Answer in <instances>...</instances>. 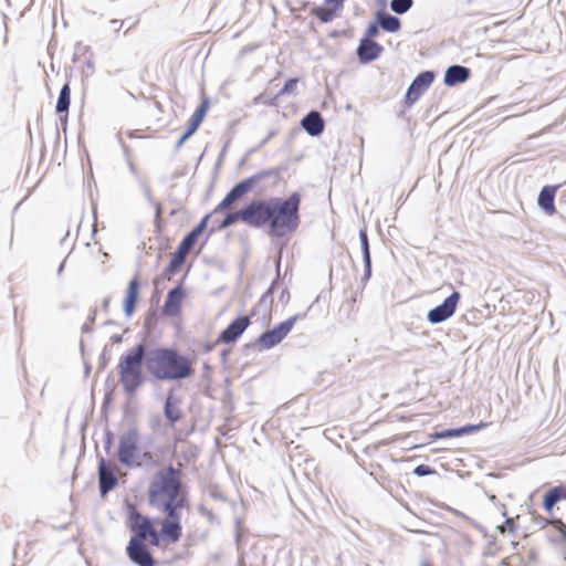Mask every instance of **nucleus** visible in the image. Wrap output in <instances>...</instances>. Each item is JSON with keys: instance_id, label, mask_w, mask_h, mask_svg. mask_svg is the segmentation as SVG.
<instances>
[{"instance_id": "obj_33", "label": "nucleus", "mask_w": 566, "mask_h": 566, "mask_svg": "<svg viewBox=\"0 0 566 566\" xmlns=\"http://www.w3.org/2000/svg\"><path fill=\"white\" fill-rule=\"evenodd\" d=\"M379 21L375 19L374 22L368 24L361 39L375 41L374 38H376L379 34Z\"/></svg>"}, {"instance_id": "obj_56", "label": "nucleus", "mask_w": 566, "mask_h": 566, "mask_svg": "<svg viewBox=\"0 0 566 566\" xmlns=\"http://www.w3.org/2000/svg\"><path fill=\"white\" fill-rule=\"evenodd\" d=\"M421 566H432L429 563H423Z\"/></svg>"}, {"instance_id": "obj_5", "label": "nucleus", "mask_w": 566, "mask_h": 566, "mask_svg": "<svg viewBox=\"0 0 566 566\" xmlns=\"http://www.w3.org/2000/svg\"><path fill=\"white\" fill-rule=\"evenodd\" d=\"M282 179L281 168H270L258 171L256 174L239 181L235 184L226 197L218 203L213 212H220L230 208L234 202L240 200L252 189H256L259 192H264L269 189L275 188Z\"/></svg>"}, {"instance_id": "obj_47", "label": "nucleus", "mask_w": 566, "mask_h": 566, "mask_svg": "<svg viewBox=\"0 0 566 566\" xmlns=\"http://www.w3.org/2000/svg\"><path fill=\"white\" fill-rule=\"evenodd\" d=\"M148 538L150 539V543L153 545L159 544V534L156 530H155V533L153 532L151 534L148 535Z\"/></svg>"}, {"instance_id": "obj_29", "label": "nucleus", "mask_w": 566, "mask_h": 566, "mask_svg": "<svg viewBox=\"0 0 566 566\" xmlns=\"http://www.w3.org/2000/svg\"><path fill=\"white\" fill-rule=\"evenodd\" d=\"M337 10L334 8H327V7H315L312 10V13L322 22V23H328L334 19L335 13Z\"/></svg>"}, {"instance_id": "obj_28", "label": "nucleus", "mask_w": 566, "mask_h": 566, "mask_svg": "<svg viewBox=\"0 0 566 566\" xmlns=\"http://www.w3.org/2000/svg\"><path fill=\"white\" fill-rule=\"evenodd\" d=\"M71 104V87L69 83H65L59 94L57 102L55 105L56 113H67Z\"/></svg>"}, {"instance_id": "obj_25", "label": "nucleus", "mask_w": 566, "mask_h": 566, "mask_svg": "<svg viewBox=\"0 0 566 566\" xmlns=\"http://www.w3.org/2000/svg\"><path fill=\"white\" fill-rule=\"evenodd\" d=\"M375 18L379 21L380 28L386 32L395 33L401 28L400 19L384 10L377 11Z\"/></svg>"}, {"instance_id": "obj_58", "label": "nucleus", "mask_w": 566, "mask_h": 566, "mask_svg": "<svg viewBox=\"0 0 566 566\" xmlns=\"http://www.w3.org/2000/svg\"><path fill=\"white\" fill-rule=\"evenodd\" d=\"M564 560L566 562V555L564 556Z\"/></svg>"}, {"instance_id": "obj_21", "label": "nucleus", "mask_w": 566, "mask_h": 566, "mask_svg": "<svg viewBox=\"0 0 566 566\" xmlns=\"http://www.w3.org/2000/svg\"><path fill=\"white\" fill-rule=\"evenodd\" d=\"M558 186H544L538 193L537 205L547 216H553L556 212L555 195Z\"/></svg>"}, {"instance_id": "obj_22", "label": "nucleus", "mask_w": 566, "mask_h": 566, "mask_svg": "<svg viewBox=\"0 0 566 566\" xmlns=\"http://www.w3.org/2000/svg\"><path fill=\"white\" fill-rule=\"evenodd\" d=\"M470 77V69L454 64L450 65L446 72L443 77V83L447 86H455L458 84L464 83Z\"/></svg>"}, {"instance_id": "obj_45", "label": "nucleus", "mask_w": 566, "mask_h": 566, "mask_svg": "<svg viewBox=\"0 0 566 566\" xmlns=\"http://www.w3.org/2000/svg\"><path fill=\"white\" fill-rule=\"evenodd\" d=\"M145 197L149 203H154V198L150 188L147 185L143 186Z\"/></svg>"}, {"instance_id": "obj_3", "label": "nucleus", "mask_w": 566, "mask_h": 566, "mask_svg": "<svg viewBox=\"0 0 566 566\" xmlns=\"http://www.w3.org/2000/svg\"><path fill=\"white\" fill-rule=\"evenodd\" d=\"M147 373L156 380H184L195 373L190 359L176 349L157 347L148 350Z\"/></svg>"}, {"instance_id": "obj_57", "label": "nucleus", "mask_w": 566, "mask_h": 566, "mask_svg": "<svg viewBox=\"0 0 566 566\" xmlns=\"http://www.w3.org/2000/svg\"><path fill=\"white\" fill-rule=\"evenodd\" d=\"M129 166H130V170H132V171H134V170H135V169H134V165H133V164H130Z\"/></svg>"}, {"instance_id": "obj_42", "label": "nucleus", "mask_w": 566, "mask_h": 566, "mask_svg": "<svg viewBox=\"0 0 566 566\" xmlns=\"http://www.w3.org/2000/svg\"><path fill=\"white\" fill-rule=\"evenodd\" d=\"M126 22H127V19L126 20L113 19L109 21V24L114 28V32L118 33L120 31V29L125 25Z\"/></svg>"}, {"instance_id": "obj_31", "label": "nucleus", "mask_w": 566, "mask_h": 566, "mask_svg": "<svg viewBox=\"0 0 566 566\" xmlns=\"http://www.w3.org/2000/svg\"><path fill=\"white\" fill-rule=\"evenodd\" d=\"M413 6V0H391L390 10L396 14H405Z\"/></svg>"}, {"instance_id": "obj_26", "label": "nucleus", "mask_w": 566, "mask_h": 566, "mask_svg": "<svg viewBox=\"0 0 566 566\" xmlns=\"http://www.w3.org/2000/svg\"><path fill=\"white\" fill-rule=\"evenodd\" d=\"M187 255H188L187 252L180 250L177 247L176 251L171 255L169 264L167 265V268H166V270L164 272V276L167 280H170V277L180 270V268L184 264Z\"/></svg>"}, {"instance_id": "obj_12", "label": "nucleus", "mask_w": 566, "mask_h": 566, "mask_svg": "<svg viewBox=\"0 0 566 566\" xmlns=\"http://www.w3.org/2000/svg\"><path fill=\"white\" fill-rule=\"evenodd\" d=\"M460 298V293L458 291H453L441 304L428 312V322L436 325L449 319L455 313Z\"/></svg>"}, {"instance_id": "obj_20", "label": "nucleus", "mask_w": 566, "mask_h": 566, "mask_svg": "<svg viewBox=\"0 0 566 566\" xmlns=\"http://www.w3.org/2000/svg\"><path fill=\"white\" fill-rule=\"evenodd\" d=\"M302 128L312 137L319 136L325 128V122L317 111L308 112L301 120Z\"/></svg>"}, {"instance_id": "obj_37", "label": "nucleus", "mask_w": 566, "mask_h": 566, "mask_svg": "<svg viewBox=\"0 0 566 566\" xmlns=\"http://www.w3.org/2000/svg\"><path fill=\"white\" fill-rule=\"evenodd\" d=\"M488 426L486 422H480L478 424H467L463 427H459L461 437L464 434H469L475 431H479L480 429H483Z\"/></svg>"}, {"instance_id": "obj_41", "label": "nucleus", "mask_w": 566, "mask_h": 566, "mask_svg": "<svg viewBox=\"0 0 566 566\" xmlns=\"http://www.w3.org/2000/svg\"><path fill=\"white\" fill-rule=\"evenodd\" d=\"M514 530V522L512 518H507L502 525L499 526V531L501 533H505L507 531L513 532Z\"/></svg>"}, {"instance_id": "obj_6", "label": "nucleus", "mask_w": 566, "mask_h": 566, "mask_svg": "<svg viewBox=\"0 0 566 566\" xmlns=\"http://www.w3.org/2000/svg\"><path fill=\"white\" fill-rule=\"evenodd\" d=\"M282 179L281 168H270L258 171L256 174L239 181L235 184L226 197L218 203L213 212H220L230 208L234 202L240 200L252 189H256L259 192H264L269 189L275 188Z\"/></svg>"}, {"instance_id": "obj_8", "label": "nucleus", "mask_w": 566, "mask_h": 566, "mask_svg": "<svg viewBox=\"0 0 566 566\" xmlns=\"http://www.w3.org/2000/svg\"><path fill=\"white\" fill-rule=\"evenodd\" d=\"M138 443L139 432L135 427L129 428L119 437L117 455L120 463L128 468L138 464L137 457L140 451Z\"/></svg>"}, {"instance_id": "obj_11", "label": "nucleus", "mask_w": 566, "mask_h": 566, "mask_svg": "<svg viewBox=\"0 0 566 566\" xmlns=\"http://www.w3.org/2000/svg\"><path fill=\"white\" fill-rule=\"evenodd\" d=\"M127 526L133 532L130 539L146 541L149 534L155 533L153 521L143 516L134 505L128 506Z\"/></svg>"}, {"instance_id": "obj_53", "label": "nucleus", "mask_w": 566, "mask_h": 566, "mask_svg": "<svg viewBox=\"0 0 566 566\" xmlns=\"http://www.w3.org/2000/svg\"><path fill=\"white\" fill-rule=\"evenodd\" d=\"M289 295V292L286 290H283L282 291V294H281V298H283L284 296Z\"/></svg>"}, {"instance_id": "obj_38", "label": "nucleus", "mask_w": 566, "mask_h": 566, "mask_svg": "<svg viewBox=\"0 0 566 566\" xmlns=\"http://www.w3.org/2000/svg\"><path fill=\"white\" fill-rule=\"evenodd\" d=\"M277 98V95L274 97H269L266 94H259L254 98V104H269V105H275V101Z\"/></svg>"}, {"instance_id": "obj_27", "label": "nucleus", "mask_w": 566, "mask_h": 566, "mask_svg": "<svg viewBox=\"0 0 566 566\" xmlns=\"http://www.w3.org/2000/svg\"><path fill=\"white\" fill-rule=\"evenodd\" d=\"M164 415L171 424L176 423L181 418V411L176 406L172 390H170L166 397L164 405Z\"/></svg>"}, {"instance_id": "obj_23", "label": "nucleus", "mask_w": 566, "mask_h": 566, "mask_svg": "<svg viewBox=\"0 0 566 566\" xmlns=\"http://www.w3.org/2000/svg\"><path fill=\"white\" fill-rule=\"evenodd\" d=\"M140 283L135 276L132 279L127 286L126 297L124 300V312L127 317H130L134 313L136 302L139 296Z\"/></svg>"}, {"instance_id": "obj_50", "label": "nucleus", "mask_w": 566, "mask_h": 566, "mask_svg": "<svg viewBox=\"0 0 566 566\" xmlns=\"http://www.w3.org/2000/svg\"><path fill=\"white\" fill-rule=\"evenodd\" d=\"M64 265H65V260L62 261V263L60 264L59 269H57V275H61L63 270H64Z\"/></svg>"}, {"instance_id": "obj_35", "label": "nucleus", "mask_w": 566, "mask_h": 566, "mask_svg": "<svg viewBox=\"0 0 566 566\" xmlns=\"http://www.w3.org/2000/svg\"><path fill=\"white\" fill-rule=\"evenodd\" d=\"M461 437L459 428H451L441 431H437L432 434L433 439H446V438H458Z\"/></svg>"}, {"instance_id": "obj_16", "label": "nucleus", "mask_w": 566, "mask_h": 566, "mask_svg": "<svg viewBox=\"0 0 566 566\" xmlns=\"http://www.w3.org/2000/svg\"><path fill=\"white\" fill-rule=\"evenodd\" d=\"M251 324L250 316L233 319L219 335L218 340L224 344L234 343Z\"/></svg>"}, {"instance_id": "obj_7", "label": "nucleus", "mask_w": 566, "mask_h": 566, "mask_svg": "<svg viewBox=\"0 0 566 566\" xmlns=\"http://www.w3.org/2000/svg\"><path fill=\"white\" fill-rule=\"evenodd\" d=\"M148 350L139 343L120 356L118 363L119 381L124 392L134 395L144 384L143 365L147 368Z\"/></svg>"}, {"instance_id": "obj_24", "label": "nucleus", "mask_w": 566, "mask_h": 566, "mask_svg": "<svg viewBox=\"0 0 566 566\" xmlns=\"http://www.w3.org/2000/svg\"><path fill=\"white\" fill-rule=\"evenodd\" d=\"M359 241L361 245L363 261L365 268L361 281L367 282L371 276V255L366 228L359 230Z\"/></svg>"}, {"instance_id": "obj_51", "label": "nucleus", "mask_w": 566, "mask_h": 566, "mask_svg": "<svg viewBox=\"0 0 566 566\" xmlns=\"http://www.w3.org/2000/svg\"><path fill=\"white\" fill-rule=\"evenodd\" d=\"M528 558H530V560H535L536 559V552H534V551L530 552Z\"/></svg>"}, {"instance_id": "obj_49", "label": "nucleus", "mask_w": 566, "mask_h": 566, "mask_svg": "<svg viewBox=\"0 0 566 566\" xmlns=\"http://www.w3.org/2000/svg\"><path fill=\"white\" fill-rule=\"evenodd\" d=\"M126 23H127L128 28H127V30L125 31V33H127V32H128V30H130L132 28H134V27L136 25L137 21H132V22H129V21L127 20V22H126Z\"/></svg>"}, {"instance_id": "obj_34", "label": "nucleus", "mask_w": 566, "mask_h": 566, "mask_svg": "<svg viewBox=\"0 0 566 566\" xmlns=\"http://www.w3.org/2000/svg\"><path fill=\"white\" fill-rule=\"evenodd\" d=\"M137 463L136 465H134L133 468H139V467H143V465H155L156 464V460H155V457L151 452L149 451H146L142 454H138L137 457Z\"/></svg>"}, {"instance_id": "obj_19", "label": "nucleus", "mask_w": 566, "mask_h": 566, "mask_svg": "<svg viewBox=\"0 0 566 566\" xmlns=\"http://www.w3.org/2000/svg\"><path fill=\"white\" fill-rule=\"evenodd\" d=\"M208 106H209V102L208 101H203L199 106L198 108L195 111V113L192 114L189 123H188V126H187V129L185 130V133L180 136V138L178 139L177 144H176V149H179L184 143L192 135L195 134V132L198 129V127L200 126V124L202 123L205 116H206V113L208 111Z\"/></svg>"}, {"instance_id": "obj_36", "label": "nucleus", "mask_w": 566, "mask_h": 566, "mask_svg": "<svg viewBox=\"0 0 566 566\" xmlns=\"http://www.w3.org/2000/svg\"><path fill=\"white\" fill-rule=\"evenodd\" d=\"M279 275H280V262L277 263V275H276V279L272 282L271 286L262 294V297H261V302L262 303H272L273 301V292H274V286L279 280Z\"/></svg>"}, {"instance_id": "obj_48", "label": "nucleus", "mask_w": 566, "mask_h": 566, "mask_svg": "<svg viewBox=\"0 0 566 566\" xmlns=\"http://www.w3.org/2000/svg\"><path fill=\"white\" fill-rule=\"evenodd\" d=\"M112 446V433L107 432L106 439H105V449L108 451Z\"/></svg>"}, {"instance_id": "obj_46", "label": "nucleus", "mask_w": 566, "mask_h": 566, "mask_svg": "<svg viewBox=\"0 0 566 566\" xmlns=\"http://www.w3.org/2000/svg\"><path fill=\"white\" fill-rule=\"evenodd\" d=\"M155 207V219L158 220L163 212V207L160 202H154L151 203Z\"/></svg>"}, {"instance_id": "obj_2", "label": "nucleus", "mask_w": 566, "mask_h": 566, "mask_svg": "<svg viewBox=\"0 0 566 566\" xmlns=\"http://www.w3.org/2000/svg\"><path fill=\"white\" fill-rule=\"evenodd\" d=\"M179 475L180 471L169 464L156 472L148 489L149 504L166 515L160 535L170 543H176L181 537V510L187 505Z\"/></svg>"}, {"instance_id": "obj_55", "label": "nucleus", "mask_w": 566, "mask_h": 566, "mask_svg": "<svg viewBox=\"0 0 566 566\" xmlns=\"http://www.w3.org/2000/svg\"><path fill=\"white\" fill-rule=\"evenodd\" d=\"M108 303H109V300H108V298H105V301H104V307H105V308L108 306Z\"/></svg>"}, {"instance_id": "obj_32", "label": "nucleus", "mask_w": 566, "mask_h": 566, "mask_svg": "<svg viewBox=\"0 0 566 566\" xmlns=\"http://www.w3.org/2000/svg\"><path fill=\"white\" fill-rule=\"evenodd\" d=\"M297 83H298V78H296V77L289 78L284 83L283 87L279 91L277 97L287 95V94H295Z\"/></svg>"}, {"instance_id": "obj_30", "label": "nucleus", "mask_w": 566, "mask_h": 566, "mask_svg": "<svg viewBox=\"0 0 566 566\" xmlns=\"http://www.w3.org/2000/svg\"><path fill=\"white\" fill-rule=\"evenodd\" d=\"M199 237L200 235L198 233L191 230L182 238V240L178 244V248L189 254L193 247L196 245Z\"/></svg>"}, {"instance_id": "obj_18", "label": "nucleus", "mask_w": 566, "mask_h": 566, "mask_svg": "<svg viewBox=\"0 0 566 566\" xmlns=\"http://www.w3.org/2000/svg\"><path fill=\"white\" fill-rule=\"evenodd\" d=\"M185 296L186 293L182 286V282H180L177 286L168 292L165 304L163 306V313L168 316H177L181 311V304Z\"/></svg>"}, {"instance_id": "obj_40", "label": "nucleus", "mask_w": 566, "mask_h": 566, "mask_svg": "<svg viewBox=\"0 0 566 566\" xmlns=\"http://www.w3.org/2000/svg\"><path fill=\"white\" fill-rule=\"evenodd\" d=\"M210 214H206L200 222L192 229L196 233L201 235V233L206 230Z\"/></svg>"}, {"instance_id": "obj_15", "label": "nucleus", "mask_w": 566, "mask_h": 566, "mask_svg": "<svg viewBox=\"0 0 566 566\" xmlns=\"http://www.w3.org/2000/svg\"><path fill=\"white\" fill-rule=\"evenodd\" d=\"M128 558L138 566H155L156 562L149 549L145 545V541L129 539L126 547Z\"/></svg>"}, {"instance_id": "obj_13", "label": "nucleus", "mask_w": 566, "mask_h": 566, "mask_svg": "<svg viewBox=\"0 0 566 566\" xmlns=\"http://www.w3.org/2000/svg\"><path fill=\"white\" fill-rule=\"evenodd\" d=\"M116 465L101 458L98 461V489L101 496H105L118 484V478L116 474Z\"/></svg>"}, {"instance_id": "obj_9", "label": "nucleus", "mask_w": 566, "mask_h": 566, "mask_svg": "<svg viewBox=\"0 0 566 566\" xmlns=\"http://www.w3.org/2000/svg\"><path fill=\"white\" fill-rule=\"evenodd\" d=\"M305 317V314H295L273 328L263 332L258 338L260 349H271L279 345L292 331L295 323Z\"/></svg>"}, {"instance_id": "obj_44", "label": "nucleus", "mask_w": 566, "mask_h": 566, "mask_svg": "<svg viewBox=\"0 0 566 566\" xmlns=\"http://www.w3.org/2000/svg\"><path fill=\"white\" fill-rule=\"evenodd\" d=\"M536 523L537 525H539L542 528H544L545 526L547 525H552L553 526V518L552 520H547L545 517H542V516H538L536 518Z\"/></svg>"}, {"instance_id": "obj_17", "label": "nucleus", "mask_w": 566, "mask_h": 566, "mask_svg": "<svg viewBox=\"0 0 566 566\" xmlns=\"http://www.w3.org/2000/svg\"><path fill=\"white\" fill-rule=\"evenodd\" d=\"M384 51L381 44L376 41L360 39L359 44L356 49V54L359 63L368 64L377 60Z\"/></svg>"}, {"instance_id": "obj_14", "label": "nucleus", "mask_w": 566, "mask_h": 566, "mask_svg": "<svg viewBox=\"0 0 566 566\" xmlns=\"http://www.w3.org/2000/svg\"><path fill=\"white\" fill-rule=\"evenodd\" d=\"M433 80L434 73L432 71L420 72L409 85L405 96V103L409 106L415 104L429 88Z\"/></svg>"}, {"instance_id": "obj_1", "label": "nucleus", "mask_w": 566, "mask_h": 566, "mask_svg": "<svg viewBox=\"0 0 566 566\" xmlns=\"http://www.w3.org/2000/svg\"><path fill=\"white\" fill-rule=\"evenodd\" d=\"M301 195L295 191L287 198L270 197L268 199L252 200L243 208L226 214L219 229H227L238 221L251 228H269V234L283 238L294 233L301 223L300 207Z\"/></svg>"}, {"instance_id": "obj_54", "label": "nucleus", "mask_w": 566, "mask_h": 566, "mask_svg": "<svg viewBox=\"0 0 566 566\" xmlns=\"http://www.w3.org/2000/svg\"><path fill=\"white\" fill-rule=\"evenodd\" d=\"M274 135H275V132H273V130H272V132H270V133L268 134V138L270 139V138H272Z\"/></svg>"}, {"instance_id": "obj_10", "label": "nucleus", "mask_w": 566, "mask_h": 566, "mask_svg": "<svg viewBox=\"0 0 566 566\" xmlns=\"http://www.w3.org/2000/svg\"><path fill=\"white\" fill-rule=\"evenodd\" d=\"M563 500H566L565 483H560L546 491L543 496V507L548 514H552L555 505ZM553 527L559 534V542L566 544V524L562 521V518L554 517Z\"/></svg>"}, {"instance_id": "obj_39", "label": "nucleus", "mask_w": 566, "mask_h": 566, "mask_svg": "<svg viewBox=\"0 0 566 566\" xmlns=\"http://www.w3.org/2000/svg\"><path fill=\"white\" fill-rule=\"evenodd\" d=\"M417 476H427L433 473V470L427 464H419L413 469Z\"/></svg>"}, {"instance_id": "obj_43", "label": "nucleus", "mask_w": 566, "mask_h": 566, "mask_svg": "<svg viewBox=\"0 0 566 566\" xmlns=\"http://www.w3.org/2000/svg\"><path fill=\"white\" fill-rule=\"evenodd\" d=\"M346 0H325V4L331 6L335 10L339 11L343 9Z\"/></svg>"}, {"instance_id": "obj_4", "label": "nucleus", "mask_w": 566, "mask_h": 566, "mask_svg": "<svg viewBox=\"0 0 566 566\" xmlns=\"http://www.w3.org/2000/svg\"><path fill=\"white\" fill-rule=\"evenodd\" d=\"M282 179L281 168H270L258 171L256 174L239 181L235 184L226 197L218 203L213 212H220L230 208L234 202L240 200L252 189H256L259 192H264L269 189L275 188Z\"/></svg>"}, {"instance_id": "obj_52", "label": "nucleus", "mask_w": 566, "mask_h": 566, "mask_svg": "<svg viewBox=\"0 0 566 566\" xmlns=\"http://www.w3.org/2000/svg\"><path fill=\"white\" fill-rule=\"evenodd\" d=\"M269 142V138H264L261 143H260V147L264 146L266 143Z\"/></svg>"}]
</instances>
